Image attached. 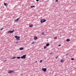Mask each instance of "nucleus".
Returning a JSON list of instances; mask_svg holds the SVG:
<instances>
[{"label": "nucleus", "mask_w": 76, "mask_h": 76, "mask_svg": "<svg viewBox=\"0 0 76 76\" xmlns=\"http://www.w3.org/2000/svg\"><path fill=\"white\" fill-rule=\"evenodd\" d=\"M42 35H44V33H42Z\"/></svg>", "instance_id": "24"}, {"label": "nucleus", "mask_w": 76, "mask_h": 76, "mask_svg": "<svg viewBox=\"0 0 76 76\" xmlns=\"http://www.w3.org/2000/svg\"><path fill=\"white\" fill-rule=\"evenodd\" d=\"M70 40L69 39H68L66 40V41H67V42H69V41H70Z\"/></svg>", "instance_id": "11"}, {"label": "nucleus", "mask_w": 76, "mask_h": 76, "mask_svg": "<svg viewBox=\"0 0 76 76\" xmlns=\"http://www.w3.org/2000/svg\"><path fill=\"white\" fill-rule=\"evenodd\" d=\"M19 18H17L16 20L15 21H16V22H18V20H19Z\"/></svg>", "instance_id": "10"}, {"label": "nucleus", "mask_w": 76, "mask_h": 76, "mask_svg": "<svg viewBox=\"0 0 76 76\" xmlns=\"http://www.w3.org/2000/svg\"><path fill=\"white\" fill-rule=\"evenodd\" d=\"M72 60H74V58H71Z\"/></svg>", "instance_id": "19"}, {"label": "nucleus", "mask_w": 76, "mask_h": 76, "mask_svg": "<svg viewBox=\"0 0 76 76\" xmlns=\"http://www.w3.org/2000/svg\"><path fill=\"white\" fill-rule=\"evenodd\" d=\"M75 69H76V68H75Z\"/></svg>", "instance_id": "35"}, {"label": "nucleus", "mask_w": 76, "mask_h": 76, "mask_svg": "<svg viewBox=\"0 0 76 76\" xmlns=\"http://www.w3.org/2000/svg\"><path fill=\"white\" fill-rule=\"evenodd\" d=\"M35 63H37V61H35Z\"/></svg>", "instance_id": "30"}, {"label": "nucleus", "mask_w": 76, "mask_h": 76, "mask_svg": "<svg viewBox=\"0 0 76 76\" xmlns=\"http://www.w3.org/2000/svg\"><path fill=\"white\" fill-rule=\"evenodd\" d=\"M8 73H14V71H10L9 70V71H8Z\"/></svg>", "instance_id": "2"}, {"label": "nucleus", "mask_w": 76, "mask_h": 76, "mask_svg": "<svg viewBox=\"0 0 76 76\" xmlns=\"http://www.w3.org/2000/svg\"><path fill=\"white\" fill-rule=\"evenodd\" d=\"M6 60H5V61H6Z\"/></svg>", "instance_id": "33"}, {"label": "nucleus", "mask_w": 76, "mask_h": 76, "mask_svg": "<svg viewBox=\"0 0 76 76\" xmlns=\"http://www.w3.org/2000/svg\"><path fill=\"white\" fill-rule=\"evenodd\" d=\"M12 58H13V59H14V58H16V57H12Z\"/></svg>", "instance_id": "16"}, {"label": "nucleus", "mask_w": 76, "mask_h": 76, "mask_svg": "<svg viewBox=\"0 0 76 76\" xmlns=\"http://www.w3.org/2000/svg\"><path fill=\"white\" fill-rule=\"evenodd\" d=\"M13 32H14V30H13L12 31H8V34H10V33H13Z\"/></svg>", "instance_id": "5"}, {"label": "nucleus", "mask_w": 76, "mask_h": 76, "mask_svg": "<svg viewBox=\"0 0 76 76\" xmlns=\"http://www.w3.org/2000/svg\"><path fill=\"white\" fill-rule=\"evenodd\" d=\"M61 63H63L64 62V60L63 59H61Z\"/></svg>", "instance_id": "9"}, {"label": "nucleus", "mask_w": 76, "mask_h": 76, "mask_svg": "<svg viewBox=\"0 0 76 76\" xmlns=\"http://www.w3.org/2000/svg\"><path fill=\"white\" fill-rule=\"evenodd\" d=\"M46 21V20L45 19H42L41 20V23H43V22H45Z\"/></svg>", "instance_id": "3"}, {"label": "nucleus", "mask_w": 76, "mask_h": 76, "mask_svg": "<svg viewBox=\"0 0 76 76\" xmlns=\"http://www.w3.org/2000/svg\"><path fill=\"white\" fill-rule=\"evenodd\" d=\"M15 38H16V39L17 40H18V41H19V40H20V37H19V36H15Z\"/></svg>", "instance_id": "1"}, {"label": "nucleus", "mask_w": 76, "mask_h": 76, "mask_svg": "<svg viewBox=\"0 0 76 76\" xmlns=\"http://www.w3.org/2000/svg\"><path fill=\"white\" fill-rule=\"evenodd\" d=\"M23 50V48H20V50Z\"/></svg>", "instance_id": "12"}, {"label": "nucleus", "mask_w": 76, "mask_h": 76, "mask_svg": "<svg viewBox=\"0 0 76 76\" xmlns=\"http://www.w3.org/2000/svg\"><path fill=\"white\" fill-rule=\"evenodd\" d=\"M49 45H50V44H49V43H47L46 45V47H48V46H49Z\"/></svg>", "instance_id": "8"}, {"label": "nucleus", "mask_w": 76, "mask_h": 76, "mask_svg": "<svg viewBox=\"0 0 76 76\" xmlns=\"http://www.w3.org/2000/svg\"><path fill=\"white\" fill-rule=\"evenodd\" d=\"M16 43H18V42H16Z\"/></svg>", "instance_id": "31"}, {"label": "nucleus", "mask_w": 76, "mask_h": 76, "mask_svg": "<svg viewBox=\"0 0 76 76\" xmlns=\"http://www.w3.org/2000/svg\"><path fill=\"white\" fill-rule=\"evenodd\" d=\"M37 39V36H35L34 37V40H36Z\"/></svg>", "instance_id": "7"}, {"label": "nucleus", "mask_w": 76, "mask_h": 76, "mask_svg": "<svg viewBox=\"0 0 76 76\" xmlns=\"http://www.w3.org/2000/svg\"><path fill=\"white\" fill-rule=\"evenodd\" d=\"M34 43H35V42H33L32 43V44H34Z\"/></svg>", "instance_id": "28"}, {"label": "nucleus", "mask_w": 76, "mask_h": 76, "mask_svg": "<svg viewBox=\"0 0 76 76\" xmlns=\"http://www.w3.org/2000/svg\"><path fill=\"white\" fill-rule=\"evenodd\" d=\"M42 60H41L40 61V63H42Z\"/></svg>", "instance_id": "20"}, {"label": "nucleus", "mask_w": 76, "mask_h": 76, "mask_svg": "<svg viewBox=\"0 0 76 76\" xmlns=\"http://www.w3.org/2000/svg\"><path fill=\"white\" fill-rule=\"evenodd\" d=\"M3 29H4V28H2L1 29V31H2V30H3Z\"/></svg>", "instance_id": "21"}, {"label": "nucleus", "mask_w": 76, "mask_h": 76, "mask_svg": "<svg viewBox=\"0 0 76 76\" xmlns=\"http://www.w3.org/2000/svg\"><path fill=\"white\" fill-rule=\"evenodd\" d=\"M17 58H18V59H20V56L17 57Z\"/></svg>", "instance_id": "14"}, {"label": "nucleus", "mask_w": 76, "mask_h": 76, "mask_svg": "<svg viewBox=\"0 0 76 76\" xmlns=\"http://www.w3.org/2000/svg\"><path fill=\"white\" fill-rule=\"evenodd\" d=\"M67 54H66V56H67Z\"/></svg>", "instance_id": "32"}, {"label": "nucleus", "mask_w": 76, "mask_h": 76, "mask_svg": "<svg viewBox=\"0 0 76 76\" xmlns=\"http://www.w3.org/2000/svg\"><path fill=\"white\" fill-rule=\"evenodd\" d=\"M53 53H50V54H53Z\"/></svg>", "instance_id": "25"}, {"label": "nucleus", "mask_w": 76, "mask_h": 76, "mask_svg": "<svg viewBox=\"0 0 76 76\" xmlns=\"http://www.w3.org/2000/svg\"><path fill=\"white\" fill-rule=\"evenodd\" d=\"M21 58H26V55H23L22 56H21Z\"/></svg>", "instance_id": "4"}, {"label": "nucleus", "mask_w": 76, "mask_h": 76, "mask_svg": "<svg viewBox=\"0 0 76 76\" xmlns=\"http://www.w3.org/2000/svg\"><path fill=\"white\" fill-rule=\"evenodd\" d=\"M47 48V47L46 46H45L44 47V49H45V48Z\"/></svg>", "instance_id": "22"}, {"label": "nucleus", "mask_w": 76, "mask_h": 76, "mask_svg": "<svg viewBox=\"0 0 76 76\" xmlns=\"http://www.w3.org/2000/svg\"><path fill=\"white\" fill-rule=\"evenodd\" d=\"M42 70H43V72H45L47 71V68H42Z\"/></svg>", "instance_id": "6"}, {"label": "nucleus", "mask_w": 76, "mask_h": 76, "mask_svg": "<svg viewBox=\"0 0 76 76\" xmlns=\"http://www.w3.org/2000/svg\"><path fill=\"white\" fill-rule=\"evenodd\" d=\"M33 26V25H29V27H32Z\"/></svg>", "instance_id": "13"}, {"label": "nucleus", "mask_w": 76, "mask_h": 76, "mask_svg": "<svg viewBox=\"0 0 76 76\" xmlns=\"http://www.w3.org/2000/svg\"><path fill=\"white\" fill-rule=\"evenodd\" d=\"M35 7V6H31V8H32L33 7Z\"/></svg>", "instance_id": "15"}, {"label": "nucleus", "mask_w": 76, "mask_h": 76, "mask_svg": "<svg viewBox=\"0 0 76 76\" xmlns=\"http://www.w3.org/2000/svg\"><path fill=\"white\" fill-rule=\"evenodd\" d=\"M4 6H6V5H7V4L6 3H4Z\"/></svg>", "instance_id": "17"}, {"label": "nucleus", "mask_w": 76, "mask_h": 76, "mask_svg": "<svg viewBox=\"0 0 76 76\" xmlns=\"http://www.w3.org/2000/svg\"><path fill=\"white\" fill-rule=\"evenodd\" d=\"M58 46H59V47L61 46V45L59 44V45H58Z\"/></svg>", "instance_id": "27"}, {"label": "nucleus", "mask_w": 76, "mask_h": 76, "mask_svg": "<svg viewBox=\"0 0 76 76\" xmlns=\"http://www.w3.org/2000/svg\"><path fill=\"white\" fill-rule=\"evenodd\" d=\"M58 0H56V2H58Z\"/></svg>", "instance_id": "23"}, {"label": "nucleus", "mask_w": 76, "mask_h": 76, "mask_svg": "<svg viewBox=\"0 0 76 76\" xmlns=\"http://www.w3.org/2000/svg\"><path fill=\"white\" fill-rule=\"evenodd\" d=\"M57 37H55L54 38V39H57Z\"/></svg>", "instance_id": "18"}, {"label": "nucleus", "mask_w": 76, "mask_h": 76, "mask_svg": "<svg viewBox=\"0 0 76 76\" xmlns=\"http://www.w3.org/2000/svg\"><path fill=\"white\" fill-rule=\"evenodd\" d=\"M21 75H22V76L23 75L22 74Z\"/></svg>", "instance_id": "34"}, {"label": "nucleus", "mask_w": 76, "mask_h": 76, "mask_svg": "<svg viewBox=\"0 0 76 76\" xmlns=\"http://www.w3.org/2000/svg\"><path fill=\"white\" fill-rule=\"evenodd\" d=\"M57 57H58V56L56 57V58H57Z\"/></svg>", "instance_id": "29"}, {"label": "nucleus", "mask_w": 76, "mask_h": 76, "mask_svg": "<svg viewBox=\"0 0 76 76\" xmlns=\"http://www.w3.org/2000/svg\"><path fill=\"white\" fill-rule=\"evenodd\" d=\"M39 0H36V1H39Z\"/></svg>", "instance_id": "26"}]
</instances>
